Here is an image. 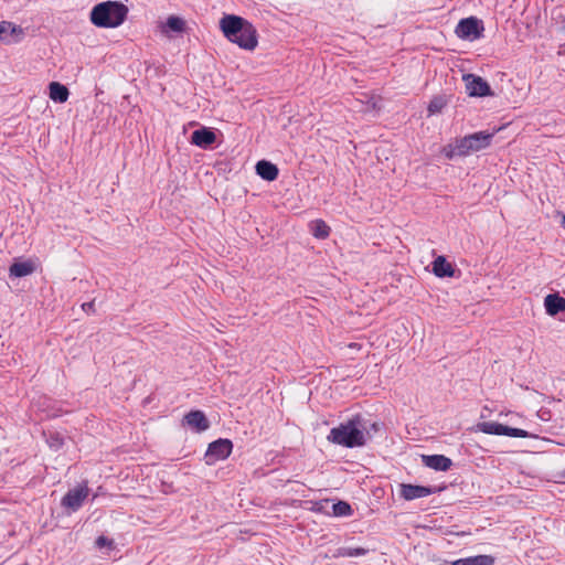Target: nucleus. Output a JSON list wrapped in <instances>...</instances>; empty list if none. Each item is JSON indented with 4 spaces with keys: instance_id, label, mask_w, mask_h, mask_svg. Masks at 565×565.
Here are the masks:
<instances>
[{
    "instance_id": "f257e3e1",
    "label": "nucleus",
    "mask_w": 565,
    "mask_h": 565,
    "mask_svg": "<svg viewBox=\"0 0 565 565\" xmlns=\"http://www.w3.org/2000/svg\"><path fill=\"white\" fill-rule=\"evenodd\" d=\"M223 35L238 47L254 51L258 45L256 28L247 19L236 14H224L220 20Z\"/></svg>"
},
{
    "instance_id": "f03ea898",
    "label": "nucleus",
    "mask_w": 565,
    "mask_h": 565,
    "mask_svg": "<svg viewBox=\"0 0 565 565\" xmlns=\"http://www.w3.org/2000/svg\"><path fill=\"white\" fill-rule=\"evenodd\" d=\"M128 13V7L121 1L107 0L92 8L89 19L97 28L114 29L126 21Z\"/></svg>"
},
{
    "instance_id": "7ed1b4c3",
    "label": "nucleus",
    "mask_w": 565,
    "mask_h": 565,
    "mask_svg": "<svg viewBox=\"0 0 565 565\" xmlns=\"http://www.w3.org/2000/svg\"><path fill=\"white\" fill-rule=\"evenodd\" d=\"M359 426H361L359 415H353L339 426L331 428L327 440L350 449L364 447L363 430Z\"/></svg>"
},
{
    "instance_id": "20e7f679",
    "label": "nucleus",
    "mask_w": 565,
    "mask_h": 565,
    "mask_svg": "<svg viewBox=\"0 0 565 565\" xmlns=\"http://www.w3.org/2000/svg\"><path fill=\"white\" fill-rule=\"evenodd\" d=\"M497 130L477 131L465 137L457 138V148L460 149V154L468 156L471 152H477L490 147Z\"/></svg>"
},
{
    "instance_id": "39448f33",
    "label": "nucleus",
    "mask_w": 565,
    "mask_h": 565,
    "mask_svg": "<svg viewBox=\"0 0 565 565\" xmlns=\"http://www.w3.org/2000/svg\"><path fill=\"white\" fill-rule=\"evenodd\" d=\"M477 429L487 435L508 436L512 438H527L531 434L521 428H514L497 422H481Z\"/></svg>"
},
{
    "instance_id": "423d86ee",
    "label": "nucleus",
    "mask_w": 565,
    "mask_h": 565,
    "mask_svg": "<svg viewBox=\"0 0 565 565\" xmlns=\"http://www.w3.org/2000/svg\"><path fill=\"white\" fill-rule=\"evenodd\" d=\"M483 21L471 15L458 22L455 33L459 39L473 41L483 36Z\"/></svg>"
},
{
    "instance_id": "0eeeda50",
    "label": "nucleus",
    "mask_w": 565,
    "mask_h": 565,
    "mask_svg": "<svg viewBox=\"0 0 565 565\" xmlns=\"http://www.w3.org/2000/svg\"><path fill=\"white\" fill-rule=\"evenodd\" d=\"M233 450V443L227 438H218L209 444L204 455L205 463L211 466L220 460L230 457Z\"/></svg>"
},
{
    "instance_id": "6e6552de",
    "label": "nucleus",
    "mask_w": 565,
    "mask_h": 565,
    "mask_svg": "<svg viewBox=\"0 0 565 565\" xmlns=\"http://www.w3.org/2000/svg\"><path fill=\"white\" fill-rule=\"evenodd\" d=\"M444 488L430 487V486H420V484H412V483H401L399 484V497L405 501H412L415 499H420L428 497L430 494L437 493L441 491Z\"/></svg>"
},
{
    "instance_id": "1a4fd4ad",
    "label": "nucleus",
    "mask_w": 565,
    "mask_h": 565,
    "mask_svg": "<svg viewBox=\"0 0 565 565\" xmlns=\"http://www.w3.org/2000/svg\"><path fill=\"white\" fill-rule=\"evenodd\" d=\"M467 84L466 88L469 94V96L473 97H487V96H493V92L487 81H484L482 77L469 74L466 77Z\"/></svg>"
},
{
    "instance_id": "9d476101",
    "label": "nucleus",
    "mask_w": 565,
    "mask_h": 565,
    "mask_svg": "<svg viewBox=\"0 0 565 565\" xmlns=\"http://www.w3.org/2000/svg\"><path fill=\"white\" fill-rule=\"evenodd\" d=\"M88 495V488L86 484L77 486L74 489H71L66 492V494L62 498V505L71 509L72 511H77L82 505L86 497Z\"/></svg>"
},
{
    "instance_id": "9b49d317",
    "label": "nucleus",
    "mask_w": 565,
    "mask_h": 565,
    "mask_svg": "<svg viewBox=\"0 0 565 565\" xmlns=\"http://www.w3.org/2000/svg\"><path fill=\"white\" fill-rule=\"evenodd\" d=\"M24 31L20 25L9 21L0 22V42L18 43L22 40Z\"/></svg>"
},
{
    "instance_id": "f8f14e48",
    "label": "nucleus",
    "mask_w": 565,
    "mask_h": 565,
    "mask_svg": "<svg viewBox=\"0 0 565 565\" xmlns=\"http://www.w3.org/2000/svg\"><path fill=\"white\" fill-rule=\"evenodd\" d=\"M216 141V134L210 127H201L191 135V143L202 149H209Z\"/></svg>"
},
{
    "instance_id": "ddd939ff",
    "label": "nucleus",
    "mask_w": 565,
    "mask_h": 565,
    "mask_svg": "<svg viewBox=\"0 0 565 565\" xmlns=\"http://www.w3.org/2000/svg\"><path fill=\"white\" fill-rule=\"evenodd\" d=\"M183 423L198 433L204 431L210 427V423L205 414L199 409L190 411L185 414Z\"/></svg>"
},
{
    "instance_id": "4468645a",
    "label": "nucleus",
    "mask_w": 565,
    "mask_h": 565,
    "mask_svg": "<svg viewBox=\"0 0 565 565\" xmlns=\"http://www.w3.org/2000/svg\"><path fill=\"white\" fill-rule=\"evenodd\" d=\"M423 463L436 471H447L452 466V460L445 455H423Z\"/></svg>"
},
{
    "instance_id": "2eb2a0df",
    "label": "nucleus",
    "mask_w": 565,
    "mask_h": 565,
    "mask_svg": "<svg viewBox=\"0 0 565 565\" xmlns=\"http://www.w3.org/2000/svg\"><path fill=\"white\" fill-rule=\"evenodd\" d=\"M255 170L258 177L268 182L275 181L279 174L278 167L275 163L265 159L259 160L256 163Z\"/></svg>"
},
{
    "instance_id": "dca6fc26",
    "label": "nucleus",
    "mask_w": 565,
    "mask_h": 565,
    "mask_svg": "<svg viewBox=\"0 0 565 565\" xmlns=\"http://www.w3.org/2000/svg\"><path fill=\"white\" fill-rule=\"evenodd\" d=\"M358 415H359V422L361 424V426H359V428L363 430L364 446H365L366 443L369 440L373 439L375 434L380 431L383 424L380 420H372L370 418H366L365 416H363L361 414H358Z\"/></svg>"
},
{
    "instance_id": "f3484780",
    "label": "nucleus",
    "mask_w": 565,
    "mask_h": 565,
    "mask_svg": "<svg viewBox=\"0 0 565 565\" xmlns=\"http://www.w3.org/2000/svg\"><path fill=\"white\" fill-rule=\"evenodd\" d=\"M433 273L439 278L454 277L455 268L445 256H438L431 263Z\"/></svg>"
},
{
    "instance_id": "a211bd4d",
    "label": "nucleus",
    "mask_w": 565,
    "mask_h": 565,
    "mask_svg": "<svg viewBox=\"0 0 565 565\" xmlns=\"http://www.w3.org/2000/svg\"><path fill=\"white\" fill-rule=\"evenodd\" d=\"M546 313L554 317L565 310V299L558 294H550L544 299Z\"/></svg>"
},
{
    "instance_id": "6ab92c4d",
    "label": "nucleus",
    "mask_w": 565,
    "mask_h": 565,
    "mask_svg": "<svg viewBox=\"0 0 565 565\" xmlns=\"http://www.w3.org/2000/svg\"><path fill=\"white\" fill-rule=\"evenodd\" d=\"M495 557L492 555L480 554L454 561L450 565H494Z\"/></svg>"
},
{
    "instance_id": "aec40b11",
    "label": "nucleus",
    "mask_w": 565,
    "mask_h": 565,
    "mask_svg": "<svg viewBox=\"0 0 565 565\" xmlns=\"http://www.w3.org/2000/svg\"><path fill=\"white\" fill-rule=\"evenodd\" d=\"M49 94L50 98L55 103H65L70 96L68 88L58 82H51L49 84Z\"/></svg>"
},
{
    "instance_id": "412c9836",
    "label": "nucleus",
    "mask_w": 565,
    "mask_h": 565,
    "mask_svg": "<svg viewBox=\"0 0 565 565\" xmlns=\"http://www.w3.org/2000/svg\"><path fill=\"white\" fill-rule=\"evenodd\" d=\"M34 271V265L31 262H15L9 268L10 277L21 278L31 275Z\"/></svg>"
},
{
    "instance_id": "4be33fe9",
    "label": "nucleus",
    "mask_w": 565,
    "mask_h": 565,
    "mask_svg": "<svg viewBox=\"0 0 565 565\" xmlns=\"http://www.w3.org/2000/svg\"><path fill=\"white\" fill-rule=\"evenodd\" d=\"M185 31V21L177 15H170L162 26V32L182 33Z\"/></svg>"
},
{
    "instance_id": "5701e85b",
    "label": "nucleus",
    "mask_w": 565,
    "mask_h": 565,
    "mask_svg": "<svg viewBox=\"0 0 565 565\" xmlns=\"http://www.w3.org/2000/svg\"><path fill=\"white\" fill-rule=\"evenodd\" d=\"M353 509L347 501H338L332 504V515L334 516H351Z\"/></svg>"
},
{
    "instance_id": "b1692460",
    "label": "nucleus",
    "mask_w": 565,
    "mask_h": 565,
    "mask_svg": "<svg viewBox=\"0 0 565 565\" xmlns=\"http://www.w3.org/2000/svg\"><path fill=\"white\" fill-rule=\"evenodd\" d=\"M311 230L316 238H327L330 234V227L322 220L313 221Z\"/></svg>"
},
{
    "instance_id": "393cba45",
    "label": "nucleus",
    "mask_w": 565,
    "mask_h": 565,
    "mask_svg": "<svg viewBox=\"0 0 565 565\" xmlns=\"http://www.w3.org/2000/svg\"><path fill=\"white\" fill-rule=\"evenodd\" d=\"M369 550L364 548V547H340L338 548V553L337 555L338 556H343V557H359V556H363L365 554H367Z\"/></svg>"
},
{
    "instance_id": "a878e982",
    "label": "nucleus",
    "mask_w": 565,
    "mask_h": 565,
    "mask_svg": "<svg viewBox=\"0 0 565 565\" xmlns=\"http://www.w3.org/2000/svg\"><path fill=\"white\" fill-rule=\"evenodd\" d=\"M441 153L449 160H452L455 157H466L465 154H460V149L457 148V138L443 147Z\"/></svg>"
},
{
    "instance_id": "bb28decb",
    "label": "nucleus",
    "mask_w": 565,
    "mask_h": 565,
    "mask_svg": "<svg viewBox=\"0 0 565 565\" xmlns=\"http://www.w3.org/2000/svg\"><path fill=\"white\" fill-rule=\"evenodd\" d=\"M446 106V100L441 96H435L428 104V113L429 114H437L443 110V108Z\"/></svg>"
},
{
    "instance_id": "cd10ccee",
    "label": "nucleus",
    "mask_w": 565,
    "mask_h": 565,
    "mask_svg": "<svg viewBox=\"0 0 565 565\" xmlns=\"http://www.w3.org/2000/svg\"><path fill=\"white\" fill-rule=\"evenodd\" d=\"M63 444H64V439L60 434L55 433V434L51 435V437L49 439V445L51 448L57 450L63 446Z\"/></svg>"
},
{
    "instance_id": "c85d7f7f",
    "label": "nucleus",
    "mask_w": 565,
    "mask_h": 565,
    "mask_svg": "<svg viewBox=\"0 0 565 565\" xmlns=\"http://www.w3.org/2000/svg\"><path fill=\"white\" fill-rule=\"evenodd\" d=\"M96 546L99 547V548H103V547H109V548H113L114 547V541L104 536V535H100L96 539V542H95Z\"/></svg>"
},
{
    "instance_id": "c756f323",
    "label": "nucleus",
    "mask_w": 565,
    "mask_h": 565,
    "mask_svg": "<svg viewBox=\"0 0 565 565\" xmlns=\"http://www.w3.org/2000/svg\"><path fill=\"white\" fill-rule=\"evenodd\" d=\"M82 308L86 312H90V311L94 312L95 311V302L94 301L84 302L82 305Z\"/></svg>"
},
{
    "instance_id": "7c9ffc66",
    "label": "nucleus",
    "mask_w": 565,
    "mask_h": 565,
    "mask_svg": "<svg viewBox=\"0 0 565 565\" xmlns=\"http://www.w3.org/2000/svg\"><path fill=\"white\" fill-rule=\"evenodd\" d=\"M561 224H562L563 228L565 230V214H564V215H563V217H562V222H561Z\"/></svg>"
}]
</instances>
